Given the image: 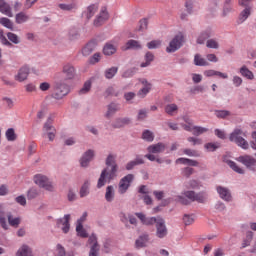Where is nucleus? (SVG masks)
Returning <instances> with one entry per match:
<instances>
[{"label":"nucleus","instance_id":"obj_1","mask_svg":"<svg viewBox=\"0 0 256 256\" xmlns=\"http://www.w3.org/2000/svg\"><path fill=\"white\" fill-rule=\"evenodd\" d=\"M106 166L98 179L97 188L101 189V187H105L107 180L111 181V179H115L117 177V155L109 154L106 158Z\"/></svg>","mask_w":256,"mask_h":256},{"label":"nucleus","instance_id":"obj_2","mask_svg":"<svg viewBox=\"0 0 256 256\" xmlns=\"http://www.w3.org/2000/svg\"><path fill=\"white\" fill-rule=\"evenodd\" d=\"M243 135V130L236 128L231 134H230V141L232 143H236L238 147H241L242 149H249V142L245 140V138L242 137Z\"/></svg>","mask_w":256,"mask_h":256},{"label":"nucleus","instance_id":"obj_3","mask_svg":"<svg viewBox=\"0 0 256 256\" xmlns=\"http://www.w3.org/2000/svg\"><path fill=\"white\" fill-rule=\"evenodd\" d=\"M183 43H185V36L183 33H178L169 43V46L166 48L167 53H175L178 49L183 47Z\"/></svg>","mask_w":256,"mask_h":256},{"label":"nucleus","instance_id":"obj_4","mask_svg":"<svg viewBox=\"0 0 256 256\" xmlns=\"http://www.w3.org/2000/svg\"><path fill=\"white\" fill-rule=\"evenodd\" d=\"M34 183L46 191H53L55 189L49 178L43 174H36L34 176Z\"/></svg>","mask_w":256,"mask_h":256},{"label":"nucleus","instance_id":"obj_5","mask_svg":"<svg viewBox=\"0 0 256 256\" xmlns=\"http://www.w3.org/2000/svg\"><path fill=\"white\" fill-rule=\"evenodd\" d=\"M133 179H135V176L133 174H128L120 180L118 184V193H120V195H125V193H127L129 187H131V183H133Z\"/></svg>","mask_w":256,"mask_h":256},{"label":"nucleus","instance_id":"obj_6","mask_svg":"<svg viewBox=\"0 0 256 256\" xmlns=\"http://www.w3.org/2000/svg\"><path fill=\"white\" fill-rule=\"evenodd\" d=\"M69 94V86L65 83H57L55 85L54 93L52 94V97L54 99H63L65 95Z\"/></svg>","mask_w":256,"mask_h":256},{"label":"nucleus","instance_id":"obj_7","mask_svg":"<svg viewBox=\"0 0 256 256\" xmlns=\"http://www.w3.org/2000/svg\"><path fill=\"white\" fill-rule=\"evenodd\" d=\"M57 130L53 127V120L48 118L43 126V135H47L49 141H54Z\"/></svg>","mask_w":256,"mask_h":256},{"label":"nucleus","instance_id":"obj_8","mask_svg":"<svg viewBox=\"0 0 256 256\" xmlns=\"http://www.w3.org/2000/svg\"><path fill=\"white\" fill-rule=\"evenodd\" d=\"M237 161L239 163H242V165H245L247 169H250V171H256V159L253 158L251 155H243L237 158Z\"/></svg>","mask_w":256,"mask_h":256},{"label":"nucleus","instance_id":"obj_9","mask_svg":"<svg viewBox=\"0 0 256 256\" xmlns=\"http://www.w3.org/2000/svg\"><path fill=\"white\" fill-rule=\"evenodd\" d=\"M167 226L165 225V220L163 218L158 217V221L156 223V237L159 239H164L167 237Z\"/></svg>","mask_w":256,"mask_h":256},{"label":"nucleus","instance_id":"obj_10","mask_svg":"<svg viewBox=\"0 0 256 256\" xmlns=\"http://www.w3.org/2000/svg\"><path fill=\"white\" fill-rule=\"evenodd\" d=\"M184 195L190 201H197L198 203H205L207 201V194L203 192L197 194L195 191H186Z\"/></svg>","mask_w":256,"mask_h":256},{"label":"nucleus","instance_id":"obj_11","mask_svg":"<svg viewBox=\"0 0 256 256\" xmlns=\"http://www.w3.org/2000/svg\"><path fill=\"white\" fill-rule=\"evenodd\" d=\"M62 76L64 77V81H71V79H74L75 67L71 64H65L62 68Z\"/></svg>","mask_w":256,"mask_h":256},{"label":"nucleus","instance_id":"obj_12","mask_svg":"<svg viewBox=\"0 0 256 256\" xmlns=\"http://www.w3.org/2000/svg\"><path fill=\"white\" fill-rule=\"evenodd\" d=\"M109 19V13L107 12V7H102L99 15L94 20L95 27H101L105 21Z\"/></svg>","mask_w":256,"mask_h":256},{"label":"nucleus","instance_id":"obj_13","mask_svg":"<svg viewBox=\"0 0 256 256\" xmlns=\"http://www.w3.org/2000/svg\"><path fill=\"white\" fill-rule=\"evenodd\" d=\"M88 243L91 246L89 256H98L99 255V244L97 243V236L95 234H92L89 239Z\"/></svg>","mask_w":256,"mask_h":256},{"label":"nucleus","instance_id":"obj_14","mask_svg":"<svg viewBox=\"0 0 256 256\" xmlns=\"http://www.w3.org/2000/svg\"><path fill=\"white\" fill-rule=\"evenodd\" d=\"M71 215L66 214L62 219L57 221V225L60 229H62L63 233H69Z\"/></svg>","mask_w":256,"mask_h":256},{"label":"nucleus","instance_id":"obj_15","mask_svg":"<svg viewBox=\"0 0 256 256\" xmlns=\"http://www.w3.org/2000/svg\"><path fill=\"white\" fill-rule=\"evenodd\" d=\"M135 215L138 217V219H140L143 225H155V223L157 224V221H159V217L147 218L143 213H136Z\"/></svg>","mask_w":256,"mask_h":256},{"label":"nucleus","instance_id":"obj_16","mask_svg":"<svg viewBox=\"0 0 256 256\" xmlns=\"http://www.w3.org/2000/svg\"><path fill=\"white\" fill-rule=\"evenodd\" d=\"M93 157H95V152L93 150L86 151L80 160L81 167H87L89 162L93 160Z\"/></svg>","mask_w":256,"mask_h":256},{"label":"nucleus","instance_id":"obj_17","mask_svg":"<svg viewBox=\"0 0 256 256\" xmlns=\"http://www.w3.org/2000/svg\"><path fill=\"white\" fill-rule=\"evenodd\" d=\"M0 13H2V15H6V17H13L11 5H9L5 0H0Z\"/></svg>","mask_w":256,"mask_h":256},{"label":"nucleus","instance_id":"obj_18","mask_svg":"<svg viewBox=\"0 0 256 256\" xmlns=\"http://www.w3.org/2000/svg\"><path fill=\"white\" fill-rule=\"evenodd\" d=\"M27 77H29V67L24 66L19 69L17 75L15 76V79L16 81L23 83V81L27 80Z\"/></svg>","mask_w":256,"mask_h":256},{"label":"nucleus","instance_id":"obj_19","mask_svg":"<svg viewBox=\"0 0 256 256\" xmlns=\"http://www.w3.org/2000/svg\"><path fill=\"white\" fill-rule=\"evenodd\" d=\"M216 191L224 201H231V192L226 187L217 186Z\"/></svg>","mask_w":256,"mask_h":256},{"label":"nucleus","instance_id":"obj_20","mask_svg":"<svg viewBox=\"0 0 256 256\" xmlns=\"http://www.w3.org/2000/svg\"><path fill=\"white\" fill-rule=\"evenodd\" d=\"M99 10V5L97 4H91L87 7L86 11L83 12V16L86 17V19H91L97 11Z\"/></svg>","mask_w":256,"mask_h":256},{"label":"nucleus","instance_id":"obj_21","mask_svg":"<svg viewBox=\"0 0 256 256\" xmlns=\"http://www.w3.org/2000/svg\"><path fill=\"white\" fill-rule=\"evenodd\" d=\"M143 88L139 90L138 97H141L142 99L147 96L149 91H151V83L147 82V80L143 79L141 81Z\"/></svg>","mask_w":256,"mask_h":256},{"label":"nucleus","instance_id":"obj_22","mask_svg":"<svg viewBox=\"0 0 256 256\" xmlns=\"http://www.w3.org/2000/svg\"><path fill=\"white\" fill-rule=\"evenodd\" d=\"M129 49H141V44L137 40H128L125 46H122V51H129Z\"/></svg>","mask_w":256,"mask_h":256},{"label":"nucleus","instance_id":"obj_23","mask_svg":"<svg viewBox=\"0 0 256 256\" xmlns=\"http://www.w3.org/2000/svg\"><path fill=\"white\" fill-rule=\"evenodd\" d=\"M211 35H213V30L207 29V30L203 31L198 36L197 43L199 45H203V43H205V41H207V39H209V37H211Z\"/></svg>","mask_w":256,"mask_h":256},{"label":"nucleus","instance_id":"obj_24","mask_svg":"<svg viewBox=\"0 0 256 256\" xmlns=\"http://www.w3.org/2000/svg\"><path fill=\"white\" fill-rule=\"evenodd\" d=\"M0 225L5 229V231L9 229V225H7V218L5 217V206L3 204H0Z\"/></svg>","mask_w":256,"mask_h":256},{"label":"nucleus","instance_id":"obj_25","mask_svg":"<svg viewBox=\"0 0 256 256\" xmlns=\"http://www.w3.org/2000/svg\"><path fill=\"white\" fill-rule=\"evenodd\" d=\"M95 47H97L95 41H90L88 44H86V46L82 49V54L84 55V57H87L89 56V54L94 52Z\"/></svg>","mask_w":256,"mask_h":256},{"label":"nucleus","instance_id":"obj_26","mask_svg":"<svg viewBox=\"0 0 256 256\" xmlns=\"http://www.w3.org/2000/svg\"><path fill=\"white\" fill-rule=\"evenodd\" d=\"M130 123L131 120L129 118H118L115 120L112 126L114 129H121V127H125V125H129Z\"/></svg>","mask_w":256,"mask_h":256},{"label":"nucleus","instance_id":"obj_27","mask_svg":"<svg viewBox=\"0 0 256 256\" xmlns=\"http://www.w3.org/2000/svg\"><path fill=\"white\" fill-rule=\"evenodd\" d=\"M148 243H149V235L144 234L136 240L135 245L137 249H141L142 247H145Z\"/></svg>","mask_w":256,"mask_h":256},{"label":"nucleus","instance_id":"obj_28","mask_svg":"<svg viewBox=\"0 0 256 256\" xmlns=\"http://www.w3.org/2000/svg\"><path fill=\"white\" fill-rule=\"evenodd\" d=\"M7 218H8V223L11 227H14L15 229H17V227H19V225H21L20 217H13V215L11 213H8Z\"/></svg>","mask_w":256,"mask_h":256},{"label":"nucleus","instance_id":"obj_29","mask_svg":"<svg viewBox=\"0 0 256 256\" xmlns=\"http://www.w3.org/2000/svg\"><path fill=\"white\" fill-rule=\"evenodd\" d=\"M105 199L108 203H111L115 199V188L113 186H107Z\"/></svg>","mask_w":256,"mask_h":256},{"label":"nucleus","instance_id":"obj_30","mask_svg":"<svg viewBox=\"0 0 256 256\" xmlns=\"http://www.w3.org/2000/svg\"><path fill=\"white\" fill-rule=\"evenodd\" d=\"M145 161H143V158L137 157L135 160H132L126 164L127 171H131L136 167V165H143Z\"/></svg>","mask_w":256,"mask_h":256},{"label":"nucleus","instance_id":"obj_31","mask_svg":"<svg viewBox=\"0 0 256 256\" xmlns=\"http://www.w3.org/2000/svg\"><path fill=\"white\" fill-rule=\"evenodd\" d=\"M148 151L150 153H163V151H165V144L158 143L156 145H150Z\"/></svg>","mask_w":256,"mask_h":256},{"label":"nucleus","instance_id":"obj_32","mask_svg":"<svg viewBox=\"0 0 256 256\" xmlns=\"http://www.w3.org/2000/svg\"><path fill=\"white\" fill-rule=\"evenodd\" d=\"M121 108L119 107V104L111 103L108 105V110L106 112V117H113L117 111H119Z\"/></svg>","mask_w":256,"mask_h":256},{"label":"nucleus","instance_id":"obj_33","mask_svg":"<svg viewBox=\"0 0 256 256\" xmlns=\"http://www.w3.org/2000/svg\"><path fill=\"white\" fill-rule=\"evenodd\" d=\"M240 73L242 77H246V79H249L250 81H252V79H255V75H253V72H251V70H249L247 66H242L240 68Z\"/></svg>","mask_w":256,"mask_h":256},{"label":"nucleus","instance_id":"obj_34","mask_svg":"<svg viewBox=\"0 0 256 256\" xmlns=\"http://www.w3.org/2000/svg\"><path fill=\"white\" fill-rule=\"evenodd\" d=\"M249 15H251V8L247 7L240 13L238 23H245L249 18Z\"/></svg>","mask_w":256,"mask_h":256},{"label":"nucleus","instance_id":"obj_35","mask_svg":"<svg viewBox=\"0 0 256 256\" xmlns=\"http://www.w3.org/2000/svg\"><path fill=\"white\" fill-rule=\"evenodd\" d=\"M194 64L198 67H207L209 65V62H207L205 58L201 57V55L196 54L194 57Z\"/></svg>","mask_w":256,"mask_h":256},{"label":"nucleus","instance_id":"obj_36","mask_svg":"<svg viewBox=\"0 0 256 256\" xmlns=\"http://www.w3.org/2000/svg\"><path fill=\"white\" fill-rule=\"evenodd\" d=\"M89 187H91V182L89 180L85 181L84 184L80 188V197H87L89 195Z\"/></svg>","mask_w":256,"mask_h":256},{"label":"nucleus","instance_id":"obj_37","mask_svg":"<svg viewBox=\"0 0 256 256\" xmlns=\"http://www.w3.org/2000/svg\"><path fill=\"white\" fill-rule=\"evenodd\" d=\"M116 52L117 48L111 43H107L103 48L104 55H114Z\"/></svg>","mask_w":256,"mask_h":256},{"label":"nucleus","instance_id":"obj_38","mask_svg":"<svg viewBox=\"0 0 256 256\" xmlns=\"http://www.w3.org/2000/svg\"><path fill=\"white\" fill-rule=\"evenodd\" d=\"M17 256H33L31 248L27 245H23L17 252Z\"/></svg>","mask_w":256,"mask_h":256},{"label":"nucleus","instance_id":"obj_39","mask_svg":"<svg viewBox=\"0 0 256 256\" xmlns=\"http://www.w3.org/2000/svg\"><path fill=\"white\" fill-rule=\"evenodd\" d=\"M177 111H179V107L176 104H168L165 107V113H167V115H175Z\"/></svg>","mask_w":256,"mask_h":256},{"label":"nucleus","instance_id":"obj_40","mask_svg":"<svg viewBox=\"0 0 256 256\" xmlns=\"http://www.w3.org/2000/svg\"><path fill=\"white\" fill-rule=\"evenodd\" d=\"M227 165H229L230 168H231L233 171H235V173H239L240 175H243V173H245V171L243 170V168L239 167V166L237 165V163H235L234 161L229 160V161L227 162Z\"/></svg>","mask_w":256,"mask_h":256},{"label":"nucleus","instance_id":"obj_41","mask_svg":"<svg viewBox=\"0 0 256 256\" xmlns=\"http://www.w3.org/2000/svg\"><path fill=\"white\" fill-rule=\"evenodd\" d=\"M209 129L201 126H195L192 130V135H195V137H199V135H203V133H207Z\"/></svg>","mask_w":256,"mask_h":256},{"label":"nucleus","instance_id":"obj_42","mask_svg":"<svg viewBox=\"0 0 256 256\" xmlns=\"http://www.w3.org/2000/svg\"><path fill=\"white\" fill-rule=\"evenodd\" d=\"M0 25H3L6 29H10V31H13V22L9 18H0Z\"/></svg>","mask_w":256,"mask_h":256},{"label":"nucleus","instance_id":"obj_43","mask_svg":"<svg viewBox=\"0 0 256 256\" xmlns=\"http://www.w3.org/2000/svg\"><path fill=\"white\" fill-rule=\"evenodd\" d=\"M27 21H29V16H27V14L24 12L16 14V23H18V25H21V23H25Z\"/></svg>","mask_w":256,"mask_h":256},{"label":"nucleus","instance_id":"obj_44","mask_svg":"<svg viewBox=\"0 0 256 256\" xmlns=\"http://www.w3.org/2000/svg\"><path fill=\"white\" fill-rule=\"evenodd\" d=\"M119 71V68L117 67H111V68H108L106 71H105V77L106 79H113V76L114 75H117V72Z\"/></svg>","mask_w":256,"mask_h":256},{"label":"nucleus","instance_id":"obj_45","mask_svg":"<svg viewBox=\"0 0 256 256\" xmlns=\"http://www.w3.org/2000/svg\"><path fill=\"white\" fill-rule=\"evenodd\" d=\"M154 55L153 53L151 52H147L146 55H145V61L146 62H143L140 67H149V65H151V61H153L154 59Z\"/></svg>","mask_w":256,"mask_h":256},{"label":"nucleus","instance_id":"obj_46","mask_svg":"<svg viewBox=\"0 0 256 256\" xmlns=\"http://www.w3.org/2000/svg\"><path fill=\"white\" fill-rule=\"evenodd\" d=\"M39 197V191L35 188H30L27 192V199L31 201V199H37Z\"/></svg>","mask_w":256,"mask_h":256},{"label":"nucleus","instance_id":"obj_47","mask_svg":"<svg viewBox=\"0 0 256 256\" xmlns=\"http://www.w3.org/2000/svg\"><path fill=\"white\" fill-rule=\"evenodd\" d=\"M6 139L7 141H15V139H17V134H15V129L9 128L6 131Z\"/></svg>","mask_w":256,"mask_h":256},{"label":"nucleus","instance_id":"obj_48","mask_svg":"<svg viewBox=\"0 0 256 256\" xmlns=\"http://www.w3.org/2000/svg\"><path fill=\"white\" fill-rule=\"evenodd\" d=\"M76 231L79 237H82L83 239H87V237H89V234H87V231L83 228V225H77Z\"/></svg>","mask_w":256,"mask_h":256},{"label":"nucleus","instance_id":"obj_49","mask_svg":"<svg viewBox=\"0 0 256 256\" xmlns=\"http://www.w3.org/2000/svg\"><path fill=\"white\" fill-rule=\"evenodd\" d=\"M59 8L62 11H73V9H77V5L75 3L59 4Z\"/></svg>","mask_w":256,"mask_h":256},{"label":"nucleus","instance_id":"obj_50","mask_svg":"<svg viewBox=\"0 0 256 256\" xmlns=\"http://www.w3.org/2000/svg\"><path fill=\"white\" fill-rule=\"evenodd\" d=\"M127 220H129V223L131 225H137V218H135L134 216H131V215L128 216V218H127V216H125V214H123L121 216L122 223H127Z\"/></svg>","mask_w":256,"mask_h":256},{"label":"nucleus","instance_id":"obj_51","mask_svg":"<svg viewBox=\"0 0 256 256\" xmlns=\"http://www.w3.org/2000/svg\"><path fill=\"white\" fill-rule=\"evenodd\" d=\"M91 91V80H88L84 83L82 89H80L79 93L80 95H85L86 93H89Z\"/></svg>","mask_w":256,"mask_h":256},{"label":"nucleus","instance_id":"obj_52","mask_svg":"<svg viewBox=\"0 0 256 256\" xmlns=\"http://www.w3.org/2000/svg\"><path fill=\"white\" fill-rule=\"evenodd\" d=\"M7 37L9 39V41H11L12 43H14L15 45H19V43H21V41L19 40V36H17V34L13 33V32H9L7 34Z\"/></svg>","mask_w":256,"mask_h":256},{"label":"nucleus","instance_id":"obj_53","mask_svg":"<svg viewBox=\"0 0 256 256\" xmlns=\"http://www.w3.org/2000/svg\"><path fill=\"white\" fill-rule=\"evenodd\" d=\"M206 47H208V49H219V42L215 39H209L206 42Z\"/></svg>","mask_w":256,"mask_h":256},{"label":"nucleus","instance_id":"obj_54","mask_svg":"<svg viewBox=\"0 0 256 256\" xmlns=\"http://www.w3.org/2000/svg\"><path fill=\"white\" fill-rule=\"evenodd\" d=\"M184 155H188V157H200L199 151L186 148L183 150Z\"/></svg>","mask_w":256,"mask_h":256},{"label":"nucleus","instance_id":"obj_55","mask_svg":"<svg viewBox=\"0 0 256 256\" xmlns=\"http://www.w3.org/2000/svg\"><path fill=\"white\" fill-rule=\"evenodd\" d=\"M183 223L184 225H193V223H195V218L193 215L185 214L183 216Z\"/></svg>","mask_w":256,"mask_h":256},{"label":"nucleus","instance_id":"obj_56","mask_svg":"<svg viewBox=\"0 0 256 256\" xmlns=\"http://www.w3.org/2000/svg\"><path fill=\"white\" fill-rule=\"evenodd\" d=\"M142 139H144L145 141L151 142L153 141V139H155V136H153V132L146 130L142 134Z\"/></svg>","mask_w":256,"mask_h":256},{"label":"nucleus","instance_id":"obj_57","mask_svg":"<svg viewBox=\"0 0 256 256\" xmlns=\"http://www.w3.org/2000/svg\"><path fill=\"white\" fill-rule=\"evenodd\" d=\"M215 115L218 119H225V117H229V115H231V112L227 110H218L215 112Z\"/></svg>","mask_w":256,"mask_h":256},{"label":"nucleus","instance_id":"obj_58","mask_svg":"<svg viewBox=\"0 0 256 256\" xmlns=\"http://www.w3.org/2000/svg\"><path fill=\"white\" fill-rule=\"evenodd\" d=\"M68 39L70 41H75V39H79V32L77 29H71L68 33Z\"/></svg>","mask_w":256,"mask_h":256},{"label":"nucleus","instance_id":"obj_59","mask_svg":"<svg viewBox=\"0 0 256 256\" xmlns=\"http://www.w3.org/2000/svg\"><path fill=\"white\" fill-rule=\"evenodd\" d=\"M147 47L148 49H158V47H161V40H152L147 43Z\"/></svg>","mask_w":256,"mask_h":256},{"label":"nucleus","instance_id":"obj_60","mask_svg":"<svg viewBox=\"0 0 256 256\" xmlns=\"http://www.w3.org/2000/svg\"><path fill=\"white\" fill-rule=\"evenodd\" d=\"M185 122L187 124L183 125V129L185 131H190V133H193V127H195V126H193V122L191 120H189V119H185Z\"/></svg>","mask_w":256,"mask_h":256},{"label":"nucleus","instance_id":"obj_61","mask_svg":"<svg viewBox=\"0 0 256 256\" xmlns=\"http://www.w3.org/2000/svg\"><path fill=\"white\" fill-rule=\"evenodd\" d=\"M219 147H221V145H219V143L205 144V149H207V151H215L216 149H219Z\"/></svg>","mask_w":256,"mask_h":256},{"label":"nucleus","instance_id":"obj_62","mask_svg":"<svg viewBox=\"0 0 256 256\" xmlns=\"http://www.w3.org/2000/svg\"><path fill=\"white\" fill-rule=\"evenodd\" d=\"M187 141L189 143H192L193 146H195V145H202L203 144V140H201V138L188 137Z\"/></svg>","mask_w":256,"mask_h":256},{"label":"nucleus","instance_id":"obj_63","mask_svg":"<svg viewBox=\"0 0 256 256\" xmlns=\"http://www.w3.org/2000/svg\"><path fill=\"white\" fill-rule=\"evenodd\" d=\"M147 25H149V22L147 21V19L144 18V19L140 20L138 30L139 31L147 30Z\"/></svg>","mask_w":256,"mask_h":256},{"label":"nucleus","instance_id":"obj_64","mask_svg":"<svg viewBox=\"0 0 256 256\" xmlns=\"http://www.w3.org/2000/svg\"><path fill=\"white\" fill-rule=\"evenodd\" d=\"M65 255H66L65 248L61 246V244H58L56 247V256H65Z\"/></svg>","mask_w":256,"mask_h":256}]
</instances>
